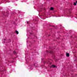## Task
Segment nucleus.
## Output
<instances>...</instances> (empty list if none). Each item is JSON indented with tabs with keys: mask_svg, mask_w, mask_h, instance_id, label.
I'll return each mask as SVG.
<instances>
[{
	"mask_svg": "<svg viewBox=\"0 0 77 77\" xmlns=\"http://www.w3.org/2000/svg\"><path fill=\"white\" fill-rule=\"evenodd\" d=\"M16 32L17 34H18V33H19V32H18V31H16Z\"/></svg>",
	"mask_w": 77,
	"mask_h": 77,
	"instance_id": "nucleus-5",
	"label": "nucleus"
},
{
	"mask_svg": "<svg viewBox=\"0 0 77 77\" xmlns=\"http://www.w3.org/2000/svg\"><path fill=\"white\" fill-rule=\"evenodd\" d=\"M66 56L67 57H69V53H67L66 54Z\"/></svg>",
	"mask_w": 77,
	"mask_h": 77,
	"instance_id": "nucleus-3",
	"label": "nucleus"
},
{
	"mask_svg": "<svg viewBox=\"0 0 77 77\" xmlns=\"http://www.w3.org/2000/svg\"><path fill=\"white\" fill-rule=\"evenodd\" d=\"M27 23H28V22H27Z\"/></svg>",
	"mask_w": 77,
	"mask_h": 77,
	"instance_id": "nucleus-6",
	"label": "nucleus"
},
{
	"mask_svg": "<svg viewBox=\"0 0 77 77\" xmlns=\"http://www.w3.org/2000/svg\"><path fill=\"white\" fill-rule=\"evenodd\" d=\"M57 68V66H56L54 65H52L50 67V68Z\"/></svg>",
	"mask_w": 77,
	"mask_h": 77,
	"instance_id": "nucleus-1",
	"label": "nucleus"
},
{
	"mask_svg": "<svg viewBox=\"0 0 77 77\" xmlns=\"http://www.w3.org/2000/svg\"><path fill=\"white\" fill-rule=\"evenodd\" d=\"M77 1H76V3L74 2V3L73 4V5L74 6H76V5H77Z\"/></svg>",
	"mask_w": 77,
	"mask_h": 77,
	"instance_id": "nucleus-2",
	"label": "nucleus"
},
{
	"mask_svg": "<svg viewBox=\"0 0 77 77\" xmlns=\"http://www.w3.org/2000/svg\"><path fill=\"white\" fill-rule=\"evenodd\" d=\"M53 9H54V8H53L51 7V8L50 10H51V11L52 10H53Z\"/></svg>",
	"mask_w": 77,
	"mask_h": 77,
	"instance_id": "nucleus-4",
	"label": "nucleus"
}]
</instances>
